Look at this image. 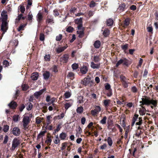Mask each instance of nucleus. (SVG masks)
Masks as SVG:
<instances>
[{
	"instance_id": "obj_1",
	"label": "nucleus",
	"mask_w": 158,
	"mask_h": 158,
	"mask_svg": "<svg viewBox=\"0 0 158 158\" xmlns=\"http://www.w3.org/2000/svg\"><path fill=\"white\" fill-rule=\"evenodd\" d=\"M142 101H140L139 102L141 104L140 105H146L149 106L152 105L151 107L153 109L154 107H156L157 104V101L154 100L153 99H151L150 98L146 96H144L141 98Z\"/></svg>"
},
{
	"instance_id": "obj_2",
	"label": "nucleus",
	"mask_w": 158,
	"mask_h": 158,
	"mask_svg": "<svg viewBox=\"0 0 158 158\" xmlns=\"http://www.w3.org/2000/svg\"><path fill=\"white\" fill-rule=\"evenodd\" d=\"M30 121V119L28 116H24L23 117L22 122L23 123V129L26 131H28V124Z\"/></svg>"
},
{
	"instance_id": "obj_3",
	"label": "nucleus",
	"mask_w": 158,
	"mask_h": 158,
	"mask_svg": "<svg viewBox=\"0 0 158 158\" xmlns=\"http://www.w3.org/2000/svg\"><path fill=\"white\" fill-rule=\"evenodd\" d=\"M20 144L19 140L17 138H15L12 142L11 147L10 148L11 151H14Z\"/></svg>"
},
{
	"instance_id": "obj_4",
	"label": "nucleus",
	"mask_w": 158,
	"mask_h": 158,
	"mask_svg": "<svg viewBox=\"0 0 158 158\" xmlns=\"http://www.w3.org/2000/svg\"><path fill=\"white\" fill-rule=\"evenodd\" d=\"M138 115L135 114L132 119V125H133L135 121L137 122L136 123V125H140L142 123V119L141 117H139L138 118Z\"/></svg>"
},
{
	"instance_id": "obj_5",
	"label": "nucleus",
	"mask_w": 158,
	"mask_h": 158,
	"mask_svg": "<svg viewBox=\"0 0 158 158\" xmlns=\"http://www.w3.org/2000/svg\"><path fill=\"white\" fill-rule=\"evenodd\" d=\"M91 82V78L89 76L84 78L81 81V84L85 86L89 85Z\"/></svg>"
},
{
	"instance_id": "obj_6",
	"label": "nucleus",
	"mask_w": 158,
	"mask_h": 158,
	"mask_svg": "<svg viewBox=\"0 0 158 158\" xmlns=\"http://www.w3.org/2000/svg\"><path fill=\"white\" fill-rule=\"evenodd\" d=\"M9 21H2L1 25V30L4 34L7 31L8 28Z\"/></svg>"
},
{
	"instance_id": "obj_7",
	"label": "nucleus",
	"mask_w": 158,
	"mask_h": 158,
	"mask_svg": "<svg viewBox=\"0 0 158 158\" xmlns=\"http://www.w3.org/2000/svg\"><path fill=\"white\" fill-rule=\"evenodd\" d=\"M101 110V108L100 106H96L94 110L91 111V114L94 116L97 115Z\"/></svg>"
},
{
	"instance_id": "obj_8",
	"label": "nucleus",
	"mask_w": 158,
	"mask_h": 158,
	"mask_svg": "<svg viewBox=\"0 0 158 158\" xmlns=\"http://www.w3.org/2000/svg\"><path fill=\"white\" fill-rule=\"evenodd\" d=\"M12 133L15 136H19L21 133L20 130L18 127H14L12 131Z\"/></svg>"
},
{
	"instance_id": "obj_9",
	"label": "nucleus",
	"mask_w": 158,
	"mask_h": 158,
	"mask_svg": "<svg viewBox=\"0 0 158 158\" xmlns=\"http://www.w3.org/2000/svg\"><path fill=\"white\" fill-rule=\"evenodd\" d=\"M69 57V56L68 54H64L60 57V61L62 62L66 63L68 61Z\"/></svg>"
},
{
	"instance_id": "obj_10",
	"label": "nucleus",
	"mask_w": 158,
	"mask_h": 158,
	"mask_svg": "<svg viewBox=\"0 0 158 158\" xmlns=\"http://www.w3.org/2000/svg\"><path fill=\"white\" fill-rule=\"evenodd\" d=\"M84 29L83 27L78 28V31H77V33L78 34V37L79 38H82L84 36Z\"/></svg>"
},
{
	"instance_id": "obj_11",
	"label": "nucleus",
	"mask_w": 158,
	"mask_h": 158,
	"mask_svg": "<svg viewBox=\"0 0 158 158\" xmlns=\"http://www.w3.org/2000/svg\"><path fill=\"white\" fill-rule=\"evenodd\" d=\"M75 23L77 25V28H80V27H82V21L81 18L79 19H77L75 21Z\"/></svg>"
},
{
	"instance_id": "obj_12",
	"label": "nucleus",
	"mask_w": 158,
	"mask_h": 158,
	"mask_svg": "<svg viewBox=\"0 0 158 158\" xmlns=\"http://www.w3.org/2000/svg\"><path fill=\"white\" fill-rule=\"evenodd\" d=\"M46 90V89H42L40 91L36 92L35 93H34V96L36 98H38V97H39L40 95H42V94Z\"/></svg>"
},
{
	"instance_id": "obj_13",
	"label": "nucleus",
	"mask_w": 158,
	"mask_h": 158,
	"mask_svg": "<svg viewBox=\"0 0 158 158\" xmlns=\"http://www.w3.org/2000/svg\"><path fill=\"white\" fill-rule=\"evenodd\" d=\"M67 47V45L63 47H59L56 48V52L58 53H59L64 51Z\"/></svg>"
},
{
	"instance_id": "obj_14",
	"label": "nucleus",
	"mask_w": 158,
	"mask_h": 158,
	"mask_svg": "<svg viewBox=\"0 0 158 158\" xmlns=\"http://www.w3.org/2000/svg\"><path fill=\"white\" fill-rule=\"evenodd\" d=\"M6 13V11H3L2 12L1 14L2 22L8 21L7 20V15L6 14H5Z\"/></svg>"
},
{
	"instance_id": "obj_15",
	"label": "nucleus",
	"mask_w": 158,
	"mask_h": 158,
	"mask_svg": "<svg viewBox=\"0 0 158 158\" xmlns=\"http://www.w3.org/2000/svg\"><path fill=\"white\" fill-rule=\"evenodd\" d=\"M17 103L14 101H12L9 104L8 106L10 108L14 109L17 106Z\"/></svg>"
},
{
	"instance_id": "obj_16",
	"label": "nucleus",
	"mask_w": 158,
	"mask_h": 158,
	"mask_svg": "<svg viewBox=\"0 0 158 158\" xmlns=\"http://www.w3.org/2000/svg\"><path fill=\"white\" fill-rule=\"evenodd\" d=\"M46 23L48 24H52L54 23V20L53 18L51 17H47Z\"/></svg>"
},
{
	"instance_id": "obj_17",
	"label": "nucleus",
	"mask_w": 158,
	"mask_h": 158,
	"mask_svg": "<svg viewBox=\"0 0 158 158\" xmlns=\"http://www.w3.org/2000/svg\"><path fill=\"white\" fill-rule=\"evenodd\" d=\"M100 64H95L93 62H91L90 64L91 67L93 69H98L100 67Z\"/></svg>"
},
{
	"instance_id": "obj_18",
	"label": "nucleus",
	"mask_w": 158,
	"mask_h": 158,
	"mask_svg": "<svg viewBox=\"0 0 158 158\" xmlns=\"http://www.w3.org/2000/svg\"><path fill=\"white\" fill-rule=\"evenodd\" d=\"M140 106L141 108L139 109V113L140 115H143L145 114L146 109L142 105H141Z\"/></svg>"
},
{
	"instance_id": "obj_19",
	"label": "nucleus",
	"mask_w": 158,
	"mask_h": 158,
	"mask_svg": "<svg viewBox=\"0 0 158 158\" xmlns=\"http://www.w3.org/2000/svg\"><path fill=\"white\" fill-rule=\"evenodd\" d=\"M36 18L37 21L39 23L42 20L43 18V16L42 14L40 12L38 13L37 15Z\"/></svg>"
},
{
	"instance_id": "obj_20",
	"label": "nucleus",
	"mask_w": 158,
	"mask_h": 158,
	"mask_svg": "<svg viewBox=\"0 0 158 158\" xmlns=\"http://www.w3.org/2000/svg\"><path fill=\"white\" fill-rule=\"evenodd\" d=\"M88 70L87 68L85 66L82 67L80 69L81 73L83 74H86L87 73Z\"/></svg>"
},
{
	"instance_id": "obj_21",
	"label": "nucleus",
	"mask_w": 158,
	"mask_h": 158,
	"mask_svg": "<svg viewBox=\"0 0 158 158\" xmlns=\"http://www.w3.org/2000/svg\"><path fill=\"white\" fill-rule=\"evenodd\" d=\"M27 19L31 23L33 19V15L31 12H29L27 15Z\"/></svg>"
},
{
	"instance_id": "obj_22",
	"label": "nucleus",
	"mask_w": 158,
	"mask_h": 158,
	"mask_svg": "<svg viewBox=\"0 0 158 158\" xmlns=\"http://www.w3.org/2000/svg\"><path fill=\"white\" fill-rule=\"evenodd\" d=\"M38 73H37L36 72L32 73L31 77L32 80L35 81L38 79Z\"/></svg>"
},
{
	"instance_id": "obj_23",
	"label": "nucleus",
	"mask_w": 158,
	"mask_h": 158,
	"mask_svg": "<svg viewBox=\"0 0 158 158\" xmlns=\"http://www.w3.org/2000/svg\"><path fill=\"white\" fill-rule=\"evenodd\" d=\"M50 75V73L48 71H46L43 74L44 78L45 80L48 79L49 78Z\"/></svg>"
},
{
	"instance_id": "obj_24",
	"label": "nucleus",
	"mask_w": 158,
	"mask_h": 158,
	"mask_svg": "<svg viewBox=\"0 0 158 158\" xmlns=\"http://www.w3.org/2000/svg\"><path fill=\"white\" fill-rule=\"evenodd\" d=\"M101 42L99 40L96 41L94 44V46L95 48H99L101 45Z\"/></svg>"
},
{
	"instance_id": "obj_25",
	"label": "nucleus",
	"mask_w": 158,
	"mask_h": 158,
	"mask_svg": "<svg viewBox=\"0 0 158 158\" xmlns=\"http://www.w3.org/2000/svg\"><path fill=\"white\" fill-rule=\"evenodd\" d=\"M67 134L64 132H62L60 134L59 137L61 140H64L67 137Z\"/></svg>"
},
{
	"instance_id": "obj_26",
	"label": "nucleus",
	"mask_w": 158,
	"mask_h": 158,
	"mask_svg": "<svg viewBox=\"0 0 158 158\" xmlns=\"http://www.w3.org/2000/svg\"><path fill=\"white\" fill-rule=\"evenodd\" d=\"M103 35L105 37L108 36L110 34V31L107 28L105 29L103 33Z\"/></svg>"
},
{
	"instance_id": "obj_27",
	"label": "nucleus",
	"mask_w": 158,
	"mask_h": 158,
	"mask_svg": "<svg viewBox=\"0 0 158 158\" xmlns=\"http://www.w3.org/2000/svg\"><path fill=\"white\" fill-rule=\"evenodd\" d=\"M113 20L111 19H108L106 21V24L108 26H110L113 25Z\"/></svg>"
},
{
	"instance_id": "obj_28",
	"label": "nucleus",
	"mask_w": 158,
	"mask_h": 158,
	"mask_svg": "<svg viewBox=\"0 0 158 158\" xmlns=\"http://www.w3.org/2000/svg\"><path fill=\"white\" fill-rule=\"evenodd\" d=\"M130 23V20L128 18L126 19L124 21V25L123 27L126 28L127 26L129 25Z\"/></svg>"
},
{
	"instance_id": "obj_29",
	"label": "nucleus",
	"mask_w": 158,
	"mask_h": 158,
	"mask_svg": "<svg viewBox=\"0 0 158 158\" xmlns=\"http://www.w3.org/2000/svg\"><path fill=\"white\" fill-rule=\"evenodd\" d=\"M82 129L80 126H79L77 128V130H76L77 132L76 134V136L79 137L82 132Z\"/></svg>"
},
{
	"instance_id": "obj_30",
	"label": "nucleus",
	"mask_w": 158,
	"mask_h": 158,
	"mask_svg": "<svg viewBox=\"0 0 158 158\" xmlns=\"http://www.w3.org/2000/svg\"><path fill=\"white\" fill-rule=\"evenodd\" d=\"M43 120V118H41L39 117H38L36 118L35 123L37 124H39L42 122Z\"/></svg>"
},
{
	"instance_id": "obj_31",
	"label": "nucleus",
	"mask_w": 158,
	"mask_h": 158,
	"mask_svg": "<svg viewBox=\"0 0 158 158\" xmlns=\"http://www.w3.org/2000/svg\"><path fill=\"white\" fill-rule=\"evenodd\" d=\"M73 102L66 103L64 104L65 109L67 110L69 107H70L73 105Z\"/></svg>"
},
{
	"instance_id": "obj_32",
	"label": "nucleus",
	"mask_w": 158,
	"mask_h": 158,
	"mask_svg": "<svg viewBox=\"0 0 158 158\" xmlns=\"http://www.w3.org/2000/svg\"><path fill=\"white\" fill-rule=\"evenodd\" d=\"M121 59L122 61V62L123 63L122 64H123L126 65H128V61L126 58H123Z\"/></svg>"
},
{
	"instance_id": "obj_33",
	"label": "nucleus",
	"mask_w": 158,
	"mask_h": 158,
	"mask_svg": "<svg viewBox=\"0 0 158 158\" xmlns=\"http://www.w3.org/2000/svg\"><path fill=\"white\" fill-rule=\"evenodd\" d=\"M71 93L69 92H66L64 94V96L65 98H69L71 96Z\"/></svg>"
},
{
	"instance_id": "obj_34",
	"label": "nucleus",
	"mask_w": 158,
	"mask_h": 158,
	"mask_svg": "<svg viewBox=\"0 0 158 158\" xmlns=\"http://www.w3.org/2000/svg\"><path fill=\"white\" fill-rule=\"evenodd\" d=\"M83 111V108L82 106H80L77 108V112L78 113L80 114L82 113Z\"/></svg>"
},
{
	"instance_id": "obj_35",
	"label": "nucleus",
	"mask_w": 158,
	"mask_h": 158,
	"mask_svg": "<svg viewBox=\"0 0 158 158\" xmlns=\"http://www.w3.org/2000/svg\"><path fill=\"white\" fill-rule=\"evenodd\" d=\"M107 142L108 145L110 146H111L113 144L112 140L110 137H108L107 139Z\"/></svg>"
},
{
	"instance_id": "obj_36",
	"label": "nucleus",
	"mask_w": 158,
	"mask_h": 158,
	"mask_svg": "<svg viewBox=\"0 0 158 158\" xmlns=\"http://www.w3.org/2000/svg\"><path fill=\"white\" fill-rule=\"evenodd\" d=\"M22 14H20L19 15L17 18L16 19V20H18V21H20L21 19L23 20H24L25 18V17H24L23 16Z\"/></svg>"
},
{
	"instance_id": "obj_37",
	"label": "nucleus",
	"mask_w": 158,
	"mask_h": 158,
	"mask_svg": "<svg viewBox=\"0 0 158 158\" xmlns=\"http://www.w3.org/2000/svg\"><path fill=\"white\" fill-rule=\"evenodd\" d=\"M60 140L59 139L58 135L56 136L55 139L54 141V142L55 144H57L60 143Z\"/></svg>"
},
{
	"instance_id": "obj_38",
	"label": "nucleus",
	"mask_w": 158,
	"mask_h": 158,
	"mask_svg": "<svg viewBox=\"0 0 158 158\" xmlns=\"http://www.w3.org/2000/svg\"><path fill=\"white\" fill-rule=\"evenodd\" d=\"M52 141V140L51 137L49 136H48L47 139L46 140L45 142L47 144H49L50 145V143H51Z\"/></svg>"
},
{
	"instance_id": "obj_39",
	"label": "nucleus",
	"mask_w": 158,
	"mask_h": 158,
	"mask_svg": "<svg viewBox=\"0 0 158 158\" xmlns=\"http://www.w3.org/2000/svg\"><path fill=\"white\" fill-rule=\"evenodd\" d=\"M107 118L106 116H104L103 117L102 119L100 121V123L102 124H105L106 123V120Z\"/></svg>"
},
{
	"instance_id": "obj_40",
	"label": "nucleus",
	"mask_w": 158,
	"mask_h": 158,
	"mask_svg": "<svg viewBox=\"0 0 158 158\" xmlns=\"http://www.w3.org/2000/svg\"><path fill=\"white\" fill-rule=\"evenodd\" d=\"M32 4V0H27V6L26 7V9H28L30 7L29 6H31Z\"/></svg>"
},
{
	"instance_id": "obj_41",
	"label": "nucleus",
	"mask_w": 158,
	"mask_h": 158,
	"mask_svg": "<svg viewBox=\"0 0 158 158\" xmlns=\"http://www.w3.org/2000/svg\"><path fill=\"white\" fill-rule=\"evenodd\" d=\"M68 145V143L65 142L62 144V147L61 149L62 150H64L65 148V147Z\"/></svg>"
},
{
	"instance_id": "obj_42",
	"label": "nucleus",
	"mask_w": 158,
	"mask_h": 158,
	"mask_svg": "<svg viewBox=\"0 0 158 158\" xmlns=\"http://www.w3.org/2000/svg\"><path fill=\"white\" fill-rule=\"evenodd\" d=\"M100 60L99 56H95L94 57V61L95 62H98Z\"/></svg>"
},
{
	"instance_id": "obj_43",
	"label": "nucleus",
	"mask_w": 158,
	"mask_h": 158,
	"mask_svg": "<svg viewBox=\"0 0 158 158\" xmlns=\"http://www.w3.org/2000/svg\"><path fill=\"white\" fill-rule=\"evenodd\" d=\"M120 79L122 82L127 81L128 80L124 76L121 75L120 76Z\"/></svg>"
},
{
	"instance_id": "obj_44",
	"label": "nucleus",
	"mask_w": 158,
	"mask_h": 158,
	"mask_svg": "<svg viewBox=\"0 0 158 158\" xmlns=\"http://www.w3.org/2000/svg\"><path fill=\"white\" fill-rule=\"evenodd\" d=\"M73 30V28L71 26L68 27L66 28V31L68 32L71 33L72 32Z\"/></svg>"
},
{
	"instance_id": "obj_45",
	"label": "nucleus",
	"mask_w": 158,
	"mask_h": 158,
	"mask_svg": "<svg viewBox=\"0 0 158 158\" xmlns=\"http://www.w3.org/2000/svg\"><path fill=\"white\" fill-rule=\"evenodd\" d=\"M77 102L80 104L84 102L83 97L82 96H80L78 98Z\"/></svg>"
},
{
	"instance_id": "obj_46",
	"label": "nucleus",
	"mask_w": 158,
	"mask_h": 158,
	"mask_svg": "<svg viewBox=\"0 0 158 158\" xmlns=\"http://www.w3.org/2000/svg\"><path fill=\"white\" fill-rule=\"evenodd\" d=\"M27 105H28V107H27V109L28 110H31L33 107V105L30 102H28L27 103Z\"/></svg>"
},
{
	"instance_id": "obj_47",
	"label": "nucleus",
	"mask_w": 158,
	"mask_h": 158,
	"mask_svg": "<svg viewBox=\"0 0 158 158\" xmlns=\"http://www.w3.org/2000/svg\"><path fill=\"white\" fill-rule=\"evenodd\" d=\"M22 89L23 90H26L29 88L28 86L26 84H23L22 85Z\"/></svg>"
},
{
	"instance_id": "obj_48",
	"label": "nucleus",
	"mask_w": 158,
	"mask_h": 158,
	"mask_svg": "<svg viewBox=\"0 0 158 158\" xmlns=\"http://www.w3.org/2000/svg\"><path fill=\"white\" fill-rule=\"evenodd\" d=\"M3 64L5 65L4 67H7L9 65V62L6 60H4L2 62Z\"/></svg>"
},
{
	"instance_id": "obj_49",
	"label": "nucleus",
	"mask_w": 158,
	"mask_h": 158,
	"mask_svg": "<svg viewBox=\"0 0 158 158\" xmlns=\"http://www.w3.org/2000/svg\"><path fill=\"white\" fill-rule=\"evenodd\" d=\"M128 45L127 44H126L125 45H122L121 48H122L125 51L128 48Z\"/></svg>"
},
{
	"instance_id": "obj_50",
	"label": "nucleus",
	"mask_w": 158,
	"mask_h": 158,
	"mask_svg": "<svg viewBox=\"0 0 158 158\" xmlns=\"http://www.w3.org/2000/svg\"><path fill=\"white\" fill-rule=\"evenodd\" d=\"M78 65L76 63H74L72 65V67L73 70H76L78 68Z\"/></svg>"
},
{
	"instance_id": "obj_51",
	"label": "nucleus",
	"mask_w": 158,
	"mask_h": 158,
	"mask_svg": "<svg viewBox=\"0 0 158 158\" xmlns=\"http://www.w3.org/2000/svg\"><path fill=\"white\" fill-rule=\"evenodd\" d=\"M44 59L45 60L49 61L50 60V56L49 55H46L44 57Z\"/></svg>"
},
{
	"instance_id": "obj_52",
	"label": "nucleus",
	"mask_w": 158,
	"mask_h": 158,
	"mask_svg": "<svg viewBox=\"0 0 158 158\" xmlns=\"http://www.w3.org/2000/svg\"><path fill=\"white\" fill-rule=\"evenodd\" d=\"M9 127L7 125H5L3 129V131L5 132H7L9 130Z\"/></svg>"
},
{
	"instance_id": "obj_53",
	"label": "nucleus",
	"mask_w": 158,
	"mask_h": 158,
	"mask_svg": "<svg viewBox=\"0 0 158 158\" xmlns=\"http://www.w3.org/2000/svg\"><path fill=\"white\" fill-rule=\"evenodd\" d=\"M128 82L126 81L125 82H124L122 83V84L123 87L125 88H127L128 86Z\"/></svg>"
},
{
	"instance_id": "obj_54",
	"label": "nucleus",
	"mask_w": 158,
	"mask_h": 158,
	"mask_svg": "<svg viewBox=\"0 0 158 158\" xmlns=\"http://www.w3.org/2000/svg\"><path fill=\"white\" fill-rule=\"evenodd\" d=\"M51 118V116L48 115L47 116V124L48 125L49 124L51 123L50 118Z\"/></svg>"
},
{
	"instance_id": "obj_55",
	"label": "nucleus",
	"mask_w": 158,
	"mask_h": 158,
	"mask_svg": "<svg viewBox=\"0 0 158 158\" xmlns=\"http://www.w3.org/2000/svg\"><path fill=\"white\" fill-rule=\"evenodd\" d=\"M131 90L134 93H135L137 91V89L135 86H133L131 88Z\"/></svg>"
},
{
	"instance_id": "obj_56",
	"label": "nucleus",
	"mask_w": 158,
	"mask_h": 158,
	"mask_svg": "<svg viewBox=\"0 0 158 158\" xmlns=\"http://www.w3.org/2000/svg\"><path fill=\"white\" fill-rule=\"evenodd\" d=\"M100 148L102 150H104L107 147V145L106 143H104L102 145L100 146Z\"/></svg>"
},
{
	"instance_id": "obj_57",
	"label": "nucleus",
	"mask_w": 158,
	"mask_h": 158,
	"mask_svg": "<svg viewBox=\"0 0 158 158\" xmlns=\"http://www.w3.org/2000/svg\"><path fill=\"white\" fill-rule=\"evenodd\" d=\"M8 139V137L7 135H5L4 137V140H3V143L4 144H6L7 143Z\"/></svg>"
},
{
	"instance_id": "obj_58",
	"label": "nucleus",
	"mask_w": 158,
	"mask_h": 158,
	"mask_svg": "<svg viewBox=\"0 0 158 158\" xmlns=\"http://www.w3.org/2000/svg\"><path fill=\"white\" fill-rule=\"evenodd\" d=\"M62 37V35L61 34H60L56 36V40L57 41H59L61 40Z\"/></svg>"
},
{
	"instance_id": "obj_59",
	"label": "nucleus",
	"mask_w": 158,
	"mask_h": 158,
	"mask_svg": "<svg viewBox=\"0 0 158 158\" xmlns=\"http://www.w3.org/2000/svg\"><path fill=\"white\" fill-rule=\"evenodd\" d=\"M18 117L19 116L18 115H15L14 116L13 118V121L15 122L18 121Z\"/></svg>"
},
{
	"instance_id": "obj_60",
	"label": "nucleus",
	"mask_w": 158,
	"mask_h": 158,
	"mask_svg": "<svg viewBox=\"0 0 158 158\" xmlns=\"http://www.w3.org/2000/svg\"><path fill=\"white\" fill-rule=\"evenodd\" d=\"M110 100H106L104 101V104L105 106H107Z\"/></svg>"
},
{
	"instance_id": "obj_61",
	"label": "nucleus",
	"mask_w": 158,
	"mask_h": 158,
	"mask_svg": "<svg viewBox=\"0 0 158 158\" xmlns=\"http://www.w3.org/2000/svg\"><path fill=\"white\" fill-rule=\"evenodd\" d=\"M40 40L41 41H44V34L41 33L40 35Z\"/></svg>"
},
{
	"instance_id": "obj_62",
	"label": "nucleus",
	"mask_w": 158,
	"mask_h": 158,
	"mask_svg": "<svg viewBox=\"0 0 158 158\" xmlns=\"http://www.w3.org/2000/svg\"><path fill=\"white\" fill-rule=\"evenodd\" d=\"M54 15L55 17L58 16L59 15V13L58 11L56 10H53Z\"/></svg>"
},
{
	"instance_id": "obj_63",
	"label": "nucleus",
	"mask_w": 158,
	"mask_h": 158,
	"mask_svg": "<svg viewBox=\"0 0 158 158\" xmlns=\"http://www.w3.org/2000/svg\"><path fill=\"white\" fill-rule=\"evenodd\" d=\"M105 89L107 90H111L110 89V86L108 83H107L105 85Z\"/></svg>"
},
{
	"instance_id": "obj_64",
	"label": "nucleus",
	"mask_w": 158,
	"mask_h": 158,
	"mask_svg": "<svg viewBox=\"0 0 158 158\" xmlns=\"http://www.w3.org/2000/svg\"><path fill=\"white\" fill-rule=\"evenodd\" d=\"M20 10L22 13H24L25 11L24 7L23 6H21L20 7Z\"/></svg>"
}]
</instances>
